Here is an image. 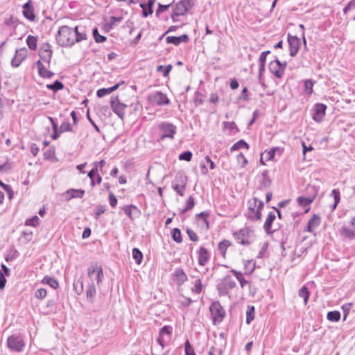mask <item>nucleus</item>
<instances>
[{
    "instance_id": "f257e3e1",
    "label": "nucleus",
    "mask_w": 355,
    "mask_h": 355,
    "mask_svg": "<svg viewBox=\"0 0 355 355\" xmlns=\"http://www.w3.org/2000/svg\"><path fill=\"white\" fill-rule=\"evenodd\" d=\"M56 40L61 46H70L76 43V33L74 29L68 26H62L60 28Z\"/></svg>"
},
{
    "instance_id": "f03ea898",
    "label": "nucleus",
    "mask_w": 355,
    "mask_h": 355,
    "mask_svg": "<svg viewBox=\"0 0 355 355\" xmlns=\"http://www.w3.org/2000/svg\"><path fill=\"white\" fill-rule=\"evenodd\" d=\"M173 328L171 326H164L159 331V337L157 340V345L154 346L153 350L156 355L163 350L164 345L170 340Z\"/></svg>"
},
{
    "instance_id": "7ed1b4c3",
    "label": "nucleus",
    "mask_w": 355,
    "mask_h": 355,
    "mask_svg": "<svg viewBox=\"0 0 355 355\" xmlns=\"http://www.w3.org/2000/svg\"><path fill=\"white\" fill-rule=\"evenodd\" d=\"M235 239L243 245H249L254 239V230L248 227H245L234 233Z\"/></svg>"
},
{
    "instance_id": "20e7f679",
    "label": "nucleus",
    "mask_w": 355,
    "mask_h": 355,
    "mask_svg": "<svg viewBox=\"0 0 355 355\" xmlns=\"http://www.w3.org/2000/svg\"><path fill=\"white\" fill-rule=\"evenodd\" d=\"M248 218L253 220H260L261 218V211L263 207V202L257 198H253L248 200Z\"/></svg>"
},
{
    "instance_id": "39448f33",
    "label": "nucleus",
    "mask_w": 355,
    "mask_h": 355,
    "mask_svg": "<svg viewBox=\"0 0 355 355\" xmlns=\"http://www.w3.org/2000/svg\"><path fill=\"white\" fill-rule=\"evenodd\" d=\"M87 276L90 281L89 284H95L96 282V285L99 286L103 278L102 267L97 263H92L87 268Z\"/></svg>"
},
{
    "instance_id": "423d86ee",
    "label": "nucleus",
    "mask_w": 355,
    "mask_h": 355,
    "mask_svg": "<svg viewBox=\"0 0 355 355\" xmlns=\"http://www.w3.org/2000/svg\"><path fill=\"white\" fill-rule=\"evenodd\" d=\"M236 286V283L235 279L230 275H226L217 285L218 294L220 296L226 295L229 293V291L234 288Z\"/></svg>"
},
{
    "instance_id": "0eeeda50",
    "label": "nucleus",
    "mask_w": 355,
    "mask_h": 355,
    "mask_svg": "<svg viewBox=\"0 0 355 355\" xmlns=\"http://www.w3.org/2000/svg\"><path fill=\"white\" fill-rule=\"evenodd\" d=\"M187 184V178L182 174H178L173 182V189L180 196H184Z\"/></svg>"
},
{
    "instance_id": "6e6552de",
    "label": "nucleus",
    "mask_w": 355,
    "mask_h": 355,
    "mask_svg": "<svg viewBox=\"0 0 355 355\" xmlns=\"http://www.w3.org/2000/svg\"><path fill=\"white\" fill-rule=\"evenodd\" d=\"M110 106L113 112L121 119H123L125 116V109L127 105L119 102L118 96L112 97Z\"/></svg>"
},
{
    "instance_id": "1a4fd4ad",
    "label": "nucleus",
    "mask_w": 355,
    "mask_h": 355,
    "mask_svg": "<svg viewBox=\"0 0 355 355\" xmlns=\"http://www.w3.org/2000/svg\"><path fill=\"white\" fill-rule=\"evenodd\" d=\"M51 46L49 43H43L40 47L39 55L41 61L47 64L48 67L50 66L51 57H52Z\"/></svg>"
},
{
    "instance_id": "9d476101",
    "label": "nucleus",
    "mask_w": 355,
    "mask_h": 355,
    "mask_svg": "<svg viewBox=\"0 0 355 355\" xmlns=\"http://www.w3.org/2000/svg\"><path fill=\"white\" fill-rule=\"evenodd\" d=\"M286 63H282L278 59L270 62L269 69L277 78H281L284 73Z\"/></svg>"
},
{
    "instance_id": "9b49d317",
    "label": "nucleus",
    "mask_w": 355,
    "mask_h": 355,
    "mask_svg": "<svg viewBox=\"0 0 355 355\" xmlns=\"http://www.w3.org/2000/svg\"><path fill=\"white\" fill-rule=\"evenodd\" d=\"M8 347L16 352L22 351L24 347V342L19 336L12 335L8 337L7 340Z\"/></svg>"
},
{
    "instance_id": "f8f14e48",
    "label": "nucleus",
    "mask_w": 355,
    "mask_h": 355,
    "mask_svg": "<svg viewBox=\"0 0 355 355\" xmlns=\"http://www.w3.org/2000/svg\"><path fill=\"white\" fill-rule=\"evenodd\" d=\"M159 129L162 130V134L160 136V139L164 140L165 138L173 139L174 135L176 132V127L167 123H163L159 125Z\"/></svg>"
},
{
    "instance_id": "ddd939ff",
    "label": "nucleus",
    "mask_w": 355,
    "mask_h": 355,
    "mask_svg": "<svg viewBox=\"0 0 355 355\" xmlns=\"http://www.w3.org/2000/svg\"><path fill=\"white\" fill-rule=\"evenodd\" d=\"M209 310L214 322L217 320L221 321L223 320L225 315V311L219 302H213L210 306Z\"/></svg>"
},
{
    "instance_id": "4468645a",
    "label": "nucleus",
    "mask_w": 355,
    "mask_h": 355,
    "mask_svg": "<svg viewBox=\"0 0 355 355\" xmlns=\"http://www.w3.org/2000/svg\"><path fill=\"white\" fill-rule=\"evenodd\" d=\"M327 110V106L322 103H316L313 108V113L312 118L317 122L320 123L322 121Z\"/></svg>"
},
{
    "instance_id": "2eb2a0df",
    "label": "nucleus",
    "mask_w": 355,
    "mask_h": 355,
    "mask_svg": "<svg viewBox=\"0 0 355 355\" xmlns=\"http://www.w3.org/2000/svg\"><path fill=\"white\" fill-rule=\"evenodd\" d=\"M343 237L353 239L355 238V217L352 218L348 226H343L340 231Z\"/></svg>"
},
{
    "instance_id": "dca6fc26",
    "label": "nucleus",
    "mask_w": 355,
    "mask_h": 355,
    "mask_svg": "<svg viewBox=\"0 0 355 355\" xmlns=\"http://www.w3.org/2000/svg\"><path fill=\"white\" fill-rule=\"evenodd\" d=\"M191 7L190 0H182L176 3L173 12L175 15H184Z\"/></svg>"
},
{
    "instance_id": "f3484780",
    "label": "nucleus",
    "mask_w": 355,
    "mask_h": 355,
    "mask_svg": "<svg viewBox=\"0 0 355 355\" xmlns=\"http://www.w3.org/2000/svg\"><path fill=\"white\" fill-rule=\"evenodd\" d=\"M288 42L289 44L290 55L294 57L298 53L300 46V40L297 36H291L288 35Z\"/></svg>"
},
{
    "instance_id": "a211bd4d",
    "label": "nucleus",
    "mask_w": 355,
    "mask_h": 355,
    "mask_svg": "<svg viewBox=\"0 0 355 355\" xmlns=\"http://www.w3.org/2000/svg\"><path fill=\"white\" fill-rule=\"evenodd\" d=\"M150 100L151 102L159 105H164L169 103V99L166 95L159 92L150 95Z\"/></svg>"
},
{
    "instance_id": "6ab92c4d",
    "label": "nucleus",
    "mask_w": 355,
    "mask_h": 355,
    "mask_svg": "<svg viewBox=\"0 0 355 355\" xmlns=\"http://www.w3.org/2000/svg\"><path fill=\"white\" fill-rule=\"evenodd\" d=\"M27 51L25 48L18 49L15 52L14 58L11 60L12 67H17L26 57Z\"/></svg>"
},
{
    "instance_id": "aec40b11",
    "label": "nucleus",
    "mask_w": 355,
    "mask_h": 355,
    "mask_svg": "<svg viewBox=\"0 0 355 355\" xmlns=\"http://www.w3.org/2000/svg\"><path fill=\"white\" fill-rule=\"evenodd\" d=\"M276 216L275 211H270L263 225V228L268 234H271L275 231V230L272 229V224Z\"/></svg>"
},
{
    "instance_id": "412c9836",
    "label": "nucleus",
    "mask_w": 355,
    "mask_h": 355,
    "mask_svg": "<svg viewBox=\"0 0 355 355\" xmlns=\"http://www.w3.org/2000/svg\"><path fill=\"white\" fill-rule=\"evenodd\" d=\"M122 209L131 220L138 217L140 214V210L133 205L124 206Z\"/></svg>"
},
{
    "instance_id": "4be33fe9",
    "label": "nucleus",
    "mask_w": 355,
    "mask_h": 355,
    "mask_svg": "<svg viewBox=\"0 0 355 355\" xmlns=\"http://www.w3.org/2000/svg\"><path fill=\"white\" fill-rule=\"evenodd\" d=\"M36 65L38 69V73L41 77L44 78H51L54 76V73L49 71L41 60L37 61Z\"/></svg>"
},
{
    "instance_id": "5701e85b",
    "label": "nucleus",
    "mask_w": 355,
    "mask_h": 355,
    "mask_svg": "<svg viewBox=\"0 0 355 355\" xmlns=\"http://www.w3.org/2000/svg\"><path fill=\"white\" fill-rule=\"evenodd\" d=\"M85 194V191L83 189H68L64 193L66 200H69L72 198H82Z\"/></svg>"
},
{
    "instance_id": "b1692460",
    "label": "nucleus",
    "mask_w": 355,
    "mask_h": 355,
    "mask_svg": "<svg viewBox=\"0 0 355 355\" xmlns=\"http://www.w3.org/2000/svg\"><path fill=\"white\" fill-rule=\"evenodd\" d=\"M166 40L168 44H173L178 46L182 42H187L189 41V36L187 34H183L179 37L168 36L166 37Z\"/></svg>"
},
{
    "instance_id": "393cba45",
    "label": "nucleus",
    "mask_w": 355,
    "mask_h": 355,
    "mask_svg": "<svg viewBox=\"0 0 355 355\" xmlns=\"http://www.w3.org/2000/svg\"><path fill=\"white\" fill-rule=\"evenodd\" d=\"M320 224V218L318 215L314 214L308 221L306 231L313 232Z\"/></svg>"
},
{
    "instance_id": "a878e982",
    "label": "nucleus",
    "mask_w": 355,
    "mask_h": 355,
    "mask_svg": "<svg viewBox=\"0 0 355 355\" xmlns=\"http://www.w3.org/2000/svg\"><path fill=\"white\" fill-rule=\"evenodd\" d=\"M198 264L200 266H205L209 259L208 251L204 247H200L198 252Z\"/></svg>"
},
{
    "instance_id": "bb28decb",
    "label": "nucleus",
    "mask_w": 355,
    "mask_h": 355,
    "mask_svg": "<svg viewBox=\"0 0 355 355\" xmlns=\"http://www.w3.org/2000/svg\"><path fill=\"white\" fill-rule=\"evenodd\" d=\"M123 83V82L122 81L121 83H119L111 87L99 89L96 92V95L99 98H102L106 95H108L114 91L116 90L119 87L120 85Z\"/></svg>"
},
{
    "instance_id": "cd10ccee",
    "label": "nucleus",
    "mask_w": 355,
    "mask_h": 355,
    "mask_svg": "<svg viewBox=\"0 0 355 355\" xmlns=\"http://www.w3.org/2000/svg\"><path fill=\"white\" fill-rule=\"evenodd\" d=\"M23 15L30 21H33L35 18L33 8L29 3H26L23 6Z\"/></svg>"
},
{
    "instance_id": "c85d7f7f",
    "label": "nucleus",
    "mask_w": 355,
    "mask_h": 355,
    "mask_svg": "<svg viewBox=\"0 0 355 355\" xmlns=\"http://www.w3.org/2000/svg\"><path fill=\"white\" fill-rule=\"evenodd\" d=\"M231 272L235 276V278L239 282L240 286L242 288H244L246 286H250V284L248 281L245 279L242 272L236 270H231Z\"/></svg>"
},
{
    "instance_id": "c756f323",
    "label": "nucleus",
    "mask_w": 355,
    "mask_h": 355,
    "mask_svg": "<svg viewBox=\"0 0 355 355\" xmlns=\"http://www.w3.org/2000/svg\"><path fill=\"white\" fill-rule=\"evenodd\" d=\"M174 276L175 277V280L177 281L178 284L179 285H182L187 280V275L181 268H178L175 270Z\"/></svg>"
},
{
    "instance_id": "7c9ffc66",
    "label": "nucleus",
    "mask_w": 355,
    "mask_h": 355,
    "mask_svg": "<svg viewBox=\"0 0 355 355\" xmlns=\"http://www.w3.org/2000/svg\"><path fill=\"white\" fill-rule=\"evenodd\" d=\"M74 32L76 33V42H79L87 39V35L84 27L76 26Z\"/></svg>"
},
{
    "instance_id": "2f4dec72",
    "label": "nucleus",
    "mask_w": 355,
    "mask_h": 355,
    "mask_svg": "<svg viewBox=\"0 0 355 355\" xmlns=\"http://www.w3.org/2000/svg\"><path fill=\"white\" fill-rule=\"evenodd\" d=\"M96 291L95 288V284H88L87 290H86V297L87 300L90 302H93L94 300V297L96 295Z\"/></svg>"
},
{
    "instance_id": "473e14b6",
    "label": "nucleus",
    "mask_w": 355,
    "mask_h": 355,
    "mask_svg": "<svg viewBox=\"0 0 355 355\" xmlns=\"http://www.w3.org/2000/svg\"><path fill=\"white\" fill-rule=\"evenodd\" d=\"M209 216L208 211H202L200 214H197L196 215V218L198 221V223H202V225H205L207 229L209 228V222L207 220V217Z\"/></svg>"
},
{
    "instance_id": "72a5a7b5",
    "label": "nucleus",
    "mask_w": 355,
    "mask_h": 355,
    "mask_svg": "<svg viewBox=\"0 0 355 355\" xmlns=\"http://www.w3.org/2000/svg\"><path fill=\"white\" fill-rule=\"evenodd\" d=\"M232 245L231 242L228 240H223L218 244V250L221 253L223 258H225V253L227 248Z\"/></svg>"
},
{
    "instance_id": "f704fd0d",
    "label": "nucleus",
    "mask_w": 355,
    "mask_h": 355,
    "mask_svg": "<svg viewBox=\"0 0 355 355\" xmlns=\"http://www.w3.org/2000/svg\"><path fill=\"white\" fill-rule=\"evenodd\" d=\"M298 295L300 297H301L304 299V302L305 304H306L309 301V296H310V293H309L308 288L305 286H303L300 289V291L298 292Z\"/></svg>"
},
{
    "instance_id": "c9c22d12",
    "label": "nucleus",
    "mask_w": 355,
    "mask_h": 355,
    "mask_svg": "<svg viewBox=\"0 0 355 355\" xmlns=\"http://www.w3.org/2000/svg\"><path fill=\"white\" fill-rule=\"evenodd\" d=\"M37 39L35 36L28 35L26 38V44L30 49L35 50L37 48Z\"/></svg>"
},
{
    "instance_id": "e433bc0d",
    "label": "nucleus",
    "mask_w": 355,
    "mask_h": 355,
    "mask_svg": "<svg viewBox=\"0 0 355 355\" xmlns=\"http://www.w3.org/2000/svg\"><path fill=\"white\" fill-rule=\"evenodd\" d=\"M63 87H64V85L62 84V83L60 82V80H55L52 84L46 85V88L49 89H51V90H53L55 92H58V90H60V89H63Z\"/></svg>"
},
{
    "instance_id": "4c0bfd02",
    "label": "nucleus",
    "mask_w": 355,
    "mask_h": 355,
    "mask_svg": "<svg viewBox=\"0 0 355 355\" xmlns=\"http://www.w3.org/2000/svg\"><path fill=\"white\" fill-rule=\"evenodd\" d=\"M313 200V198H306V197H298L297 199V201L298 204L303 207H308Z\"/></svg>"
},
{
    "instance_id": "58836bf2",
    "label": "nucleus",
    "mask_w": 355,
    "mask_h": 355,
    "mask_svg": "<svg viewBox=\"0 0 355 355\" xmlns=\"http://www.w3.org/2000/svg\"><path fill=\"white\" fill-rule=\"evenodd\" d=\"M331 196L334 197V203L332 205L331 208L332 210H334L336 208L340 200V193L339 190L336 189H333L331 191Z\"/></svg>"
},
{
    "instance_id": "ea45409f",
    "label": "nucleus",
    "mask_w": 355,
    "mask_h": 355,
    "mask_svg": "<svg viewBox=\"0 0 355 355\" xmlns=\"http://www.w3.org/2000/svg\"><path fill=\"white\" fill-rule=\"evenodd\" d=\"M327 318L331 322H338L340 318V313L338 311H329L327 313Z\"/></svg>"
},
{
    "instance_id": "a19ab883",
    "label": "nucleus",
    "mask_w": 355,
    "mask_h": 355,
    "mask_svg": "<svg viewBox=\"0 0 355 355\" xmlns=\"http://www.w3.org/2000/svg\"><path fill=\"white\" fill-rule=\"evenodd\" d=\"M42 283L43 284H49L51 287L53 288H56L58 287V282L56 279L52 278V277H48V276H46L44 277V279H42Z\"/></svg>"
},
{
    "instance_id": "79ce46f5",
    "label": "nucleus",
    "mask_w": 355,
    "mask_h": 355,
    "mask_svg": "<svg viewBox=\"0 0 355 355\" xmlns=\"http://www.w3.org/2000/svg\"><path fill=\"white\" fill-rule=\"evenodd\" d=\"M132 257L137 264H140L143 259V254L138 248H135L132 250Z\"/></svg>"
},
{
    "instance_id": "37998d69",
    "label": "nucleus",
    "mask_w": 355,
    "mask_h": 355,
    "mask_svg": "<svg viewBox=\"0 0 355 355\" xmlns=\"http://www.w3.org/2000/svg\"><path fill=\"white\" fill-rule=\"evenodd\" d=\"M248 144L243 140H240L235 143L230 148L231 151H234L240 148H248Z\"/></svg>"
},
{
    "instance_id": "c03bdc74",
    "label": "nucleus",
    "mask_w": 355,
    "mask_h": 355,
    "mask_svg": "<svg viewBox=\"0 0 355 355\" xmlns=\"http://www.w3.org/2000/svg\"><path fill=\"white\" fill-rule=\"evenodd\" d=\"M172 238L176 243H180L182 241L181 232L178 228H174L172 231Z\"/></svg>"
},
{
    "instance_id": "a18cd8bd",
    "label": "nucleus",
    "mask_w": 355,
    "mask_h": 355,
    "mask_svg": "<svg viewBox=\"0 0 355 355\" xmlns=\"http://www.w3.org/2000/svg\"><path fill=\"white\" fill-rule=\"evenodd\" d=\"M263 180L261 183V188H268L270 185V180L268 176V171H265L262 173Z\"/></svg>"
},
{
    "instance_id": "49530a36",
    "label": "nucleus",
    "mask_w": 355,
    "mask_h": 355,
    "mask_svg": "<svg viewBox=\"0 0 355 355\" xmlns=\"http://www.w3.org/2000/svg\"><path fill=\"white\" fill-rule=\"evenodd\" d=\"M254 318V306L248 307L246 312V323L250 324Z\"/></svg>"
},
{
    "instance_id": "de8ad7c7",
    "label": "nucleus",
    "mask_w": 355,
    "mask_h": 355,
    "mask_svg": "<svg viewBox=\"0 0 355 355\" xmlns=\"http://www.w3.org/2000/svg\"><path fill=\"white\" fill-rule=\"evenodd\" d=\"M313 81L311 80H306L304 81V91L308 94H311L313 93V86L314 85Z\"/></svg>"
},
{
    "instance_id": "09e8293b",
    "label": "nucleus",
    "mask_w": 355,
    "mask_h": 355,
    "mask_svg": "<svg viewBox=\"0 0 355 355\" xmlns=\"http://www.w3.org/2000/svg\"><path fill=\"white\" fill-rule=\"evenodd\" d=\"M39 221L40 218L37 216H34L33 217L27 219L25 222V225L27 226L36 227L38 225Z\"/></svg>"
},
{
    "instance_id": "8fccbe9b",
    "label": "nucleus",
    "mask_w": 355,
    "mask_h": 355,
    "mask_svg": "<svg viewBox=\"0 0 355 355\" xmlns=\"http://www.w3.org/2000/svg\"><path fill=\"white\" fill-rule=\"evenodd\" d=\"M12 164L7 161L4 164L0 165V172L2 173H8L12 169Z\"/></svg>"
},
{
    "instance_id": "3c124183",
    "label": "nucleus",
    "mask_w": 355,
    "mask_h": 355,
    "mask_svg": "<svg viewBox=\"0 0 355 355\" xmlns=\"http://www.w3.org/2000/svg\"><path fill=\"white\" fill-rule=\"evenodd\" d=\"M195 205V200L192 196H189V198L187 200V206L183 209L182 212L184 213L188 210L191 209Z\"/></svg>"
},
{
    "instance_id": "603ef678",
    "label": "nucleus",
    "mask_w": 355,
    "mask_h": 355,
    "mask_svg": "<svg viewBox=\"0 0 355 355\" xmlns=\"http://www.w3.org/2000/svg\"><path fill=\"white\" fill-rule=\"evenodd\" d=\"M71 131H72V128H71V124L69 122L66 121L61 124V125L60 127V133H62L64 132H71Z\"/></svg>"
},
{
    "instance_id": "864d4df0",
    "label": "nucleus",
    "mask_w": 355,
    "mask_h": 355,
    "mask_svg": "<svg viewBox=\"0 0 355 355\" xmlns=\"http://www.w3.org/2000/svg\"><path fill=\"white\" fill-rule=\"evenodd\" d=\"M93 35L96 42H103L106 40V37L105 36L101 35L98 33L97 28H94L93 30Z\"/></svg>"
},
{
    "instance_id": "5fc2aeb1",
    "label": "nucleus",
    "mask_w": 355,
    "mask_h": 355,
    "mask_svg": "<svg viewBox=\"0 0 355 355\" xmlns=\"http://www.w3.org/2000/svg\"><path fill=\"white\" fill-rule=\"evenodd\" d=\"M202 291V283L200 279H197L194 282V286L192 288V291L196 293H200Z\"/></svg>"
},
{
    "instance_id": "6e6d98bb",
    "label": "nucleus",
    "mask_w": 355,
    "mask_h": 355,
    "mask_svg": "<svg viewBox=\"0 0 355 355\" xmlns=\"http://www.w3.org/2000/svg\"><path fill=\"white\" fill-rule=\"evenodd\" d=\"M192 157V153L191 151H185L179 155V159L190 161Z\"/></svg>"
},
{
    "instance_id": "4d7b16f0",
    "label": "nucleus",
    "mask_w": 355,
    "mask_h": 355,
    "mask_svg": "<svg viewBox=\"0 0 355 355\" xmlns=\"http://www.w3.org/2000/svg\"><path fill=\"white\" fill-rule=\"evenodd\" d=\"M185 354L186 355H196L193 348L188 340L185 343Z\"/></svg>"
},
{
    "instance_id": "13d9d810",
    "label": "nucleus",
    "mask_w": 355,
    "mask_h": 355,
    "mask_svg": "<svg viewBox=\"0 0 355 355\" xmlns=\"http://www.w3.org/2000/svg\"><path fill=\"white\" fill-rule=\"evenodd\" d=\"M46 295V291L44 288H40L35 291V296L37 299H43Z\"/></svg>"
},
{
    "instance_id": "bf43d9fd",
    "label": "nucleus",
    "mask_w": 355,
    "mask_h": 355,
    "mask_svg": "<svg viewBox=\"0 0 355 355\" xmlns=\"http://www.w3.org/2000/svg\"><path fill=\"white\" fill-rule=\"evenodd\" d=\"M105 207L103 205H98L96 208L95 218L98 219V217L105 211Z\"/></svg>"
},
{
    "instance_id": "052dcab7",
    "label": "nucleus",
    "mask_w": 355,
    "mask_h": 355,
    "mask_svg": "<svg viewBox=\"0 0 355 355\" xmlns=\"http://www.w3.org/2000/svg\"><path fill=\"white\" fill-rule=\"evenodd\" d=\"M55 155V149L54 148H49L44 153V157L46 159H51L53 158Z\"/></svg>"
},
{
    "instance_id": "680f3d73",
    "label": "nucleus",
    "mask_w": 355,
    "mask_h": 355,
    "mask_svg": "<svg viewBox=\"0 0 355 355\" xmlns=\"http://www.w3.org/2000/svg\"><path fill=\"white\" fill-rule=\"evenodd\" d=\"M187 233L189 237V239L192 241H198V236H197V234L191 230L190 229H187Z\"/></svg>"
},
{
    "instance_id": "e2e57ef3",
    "label": "nucleus",
    "mask_w": 355,
    "mask_h": 355,
    "mask_svg": "<svg viewBox=\"0 0 355 355\" xmlns=\"http://www.w3.org/2000/svg\"><path fill=\"white\" fill-rule=\"evenodd\" d=\"M270 53V51H266L261 53L259 58V64H266V57Z\"/></svg>"
},
{
    "instance_id": "0e129e2a",
    "label": "nucleus",
    "mask_w": 355,
    "mask_h": 355,
    "mask_svg": "<svg viewBox=\"0 0 355 355\" xmlns=\"http://www.w3.org/2000/svg\"><path fill=\"white\" fill-rule=\"evenodd\" d=\"M237 161L241 164L243 167L245 166L248 163V161L243 153H240L237 155Z\"/></svg>"
},
{
    "instance_id": "69168bd1",
    "label": "nucleus",
    "mask_w": 355,
    "mask_h": 355,
    "mask_svg": "<svg viewBox=\"0 0 355 355\" xmlns=\"http://www.w3.org/2000/svg\"><path fill=\"white\" fill-rule=\"evenodd\" d=\"M109 200H110V206L112 207H115L116 206V205H117V199H116V198L115 197V196L112 193H110L109 194Z\"/></svg>"
},
{
    "instance_id": "338daca9",
    "label": "nucleus",
    "mask_w": 355,
    "mask_h": 355,
    "mask_svg": "<svg viewBox=\"0 0 355 355\" xmlns=\"http://www.w3.org/2000/svg\"><path fill=\"white\" fill-rule=\"evenodd\" d=\"M105 162L103 159L101 160L100 162H95L93 164L94 168H98V173L99 172H102L103 168L105 166Z\"/></svg>"
},
{
    "instance_id": "774afa93",
    "label": "nucleus",
    "mask_w": 355,
    "mask_h": 355,
    "mask_svg": "<svg viewBox=\"0 0 355 355\" xmlns=\"http://www.w3.org/2000/svg\"><path fill=\"white\" fill-rule=\"evenodd\" d=\"M222 350L220 349H216L214 347H211L209 351V355H221Z\"/></svg>"
}]
</instances>
